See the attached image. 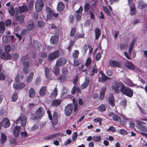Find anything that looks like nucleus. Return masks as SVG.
I'll use <instances>...</instances> for the list:
<instances>
[{"mask_svg": "<svg viewBox=\"0 0 147 147\" xmlns=\"http://www.w3.org/2000/svg\"><path fill=\"white\" fill-rule=\"evenodd\" d=\"M113 90L117 93L121 92L126 96L131 98L133 95V91L129 87L126 86L122 82L115 81L112 83L111 86Z\"/></svg>", "mask_w": 147, "mask_h": 147, "instance_id": "nucleus-1", "label": "nucleus"}, {"mask_svg": "<svg viewBox=\"0 0 147 147\" xmlns=\"http://www.w3.org/2000/svg\"><path fill=\"white\" fill-rule=\"evenodd\" d=\"M47 113L48 114L49 119L51 120V123L53 126L56 125L58 123V117L60 116L59 113L54 112L53 114L52 117V115L49 111H47Z\"/></svg>", "mask_w": 147, "mask_h": 147, "instance_id": "nucleus-2", "label": "nucleus"}, {"mask_svg": "<svg viewBox=\"0 0 147 147\" xmlns=\"http://www.w3.org/2000/svg\"><path fill=\"white\" fill-rule=\"evenodd\" d=\"M28 57L27 56H24L22 57L21 59V61L23 63L24 67L23 69L24 72L25 74H28V67L29 66V63L27 61Z\"/></svg>", "mask_w": 147, "mask_h": 147, "instance_id": "nucleus-3", "label": "nucleus"}, {"mask_svg": "<svg viewBox=\"0 0 147 147\" xmlns=\"http://www.w3.org/2000/svg\"><path fill=\"white\" fill-rule=\"evenodd\" d=\"M136 122V126L138 129L144 132L147 131V128L144 126L146 125L145 122L142 121H137Z\"/></svg>", "mask_w": 147, "mask_h": 147, "instance_id": "nucleus-4", "label": "nucleus"}, {"mask_svg": "<svg viewBox=\"0 0 147 147\" xmlns=\"http://www.w3.org/2000/svg\"><path fill=\"white\" fill-rule=\"evenodd\" d=\"M44 6L43 1L41 0L36 1L35 3V8L37 11H40L42 9Z\"/></svg>", "mask_w": 147, "mask_h": 147, "instance_id": "nucleus-5", "label": "nucleus"}, {"mask_svg": "<svg viewBox=\"0 0 147 147\" xmlns=\"http://www.w3.org/2000/svg\"><path fill=\"white\" fill-rule=\"evenodd\" d=\"M26 117L25 115H21L16 121L17 124L21 123L22 127H24L26 124Z\"/></svg>", "mask_w": 147, "mask_h": 147, "instance_id": "nucleus-6", "label": "nucleus"}, {"mask_svg": "<svg viewBox=\"0 0 147 147\" xmlns=\"http://www.w3.org/2000/svg\"><path fill=\"white\" fill-rule=\"evenodd\" d=\"M59 55V52L58 50H56L49 55V60L50 61H53L58 57Z\"/></svg>", "mask_w": 147, "mask_h": 147, "instance_id": "nucleus-7", "label": "nucleus"}, {"mask_svg": "<svg viewBox=\"0 0 147 147\" xmlns=\"http://www.w3.org/2000/svg\"><path fill=\"white\" fill-rule=\"evenodd\" d=\"M73 108V106L72 104H70L66 106L64 111L65 113L66 116H68L70 115L72 112Z\"/></svg>", "mask_w": 147, "mask_h": 147, "instance_id": "nucleus-8", "label": "nucleus"}, {"mask_svg": "<svg viewBox=\"0 0 147 147\" xmlns=\"http://www.w3.org/2000/svg\"><path fill=\"white\" fill-rule=\"evenodd\" d=\"M67 60L64 57H61L58 59L56 61L55 65L58 67H61L65 65L66 63Z\"/></svg>", "mask_w": 147, "mask_h": 147, "instance_id": "nucleus-9", "label": "nucleus"}, {"mask_svg": "<svg viewBox=\"0 0 147 147\" xmlns=\"http://www.w3.org/2000/svg\"><path fill=\"white\" fill-rule=\"evenodd\" d=\"M109 65L113 67L120 68L121 66L120 62L117 61L111 60L109 62Z\"/></svg>", "mask_w": 147, "mask_h": 147, "instance_id": "nucleus-10", "label": "nucleus"}, {"mask_svg": "<svg viewBox=\"0 0 147 147\" xmlns=\"http://www.w3.org/2000/svg\"><path fill=\"white\" fill-rule=\"evenodd\" d=\"M45 113V111L44 109L41 107H40L36 111L35 114L37 117L40 119L42 117Z\"/></svg>", "mask_w": 147, "mask_h": 147, "instance_id": "nucleus-11", "label": "nucleus"}, {"mask_svg": "<svg viewBox=\"0 0 147 147\" xmlns=\"http://www.w3.org/2000/svg\"><path fill=\"white\" fill-rule=\"evenodd\" d=\"M100 73L102 77L98 78V81L99 82L104 83L107 80L111 79V78L107 76L104 73L103 71H101L100 72Z\"/></svg>", "mask_w": 147, "mask_h": 147, "instance_id": "nucleus-12", "label": "nucleus"}, {"mask_svg": "<svg viewBox=\"0 0 147 147\" xmlns=\"http://www.w3.org/2000/svg\"><path fill=\"white\" fill-rule=\"evenodd\" d=\"M125 66L128 69L134 70L136 69L134 65L129 61H127L125 62L124 64Z\"/></svg>", "mask_w": 147, "mask_h": 147, "instance_id": "nucleus-13", "label": "nucleus"}, {"mask_svg": "<svg viewBox=\"0 0 147 147\" xmlns=\"http://www.w3.org/2000/svg\"><path fill=\"white\" fill-rule=\"evenodd\" d=\"M137 10L135 7V4H132L130 7L129 14L131 16L135 15L136 14Z\"/></svg>", "mask_w": 147, "mask_h": 147, "instance_id": "nucleus-14", "label": "nucleus"}, {"mask_svg": "<svg viewBox=\"0 0 147 147\" xmlns=\"http://www.w3.org/2000/svg\"><path fill=\"white\" fill-rule=\"evenodd\" d=\"M7 140V137L6 135L3 133H1L0 137V144L3 145Z\"/></svg>", "mask_w": 147, "mask_h": 147, "instance_id": "nucleus-15", "label": "nucleus"}, {"mask_svg": "<svg viewBox=\"0 0 147 147\" xmlns=\"http://www.w3.org/2000/svg\"><path fill=\"white\" fill-rule=\"evenodd\" d=\"M107 90V88L106 86L103 87L100 92L99 99L100 100H102L105 96V92Z\"/></svg>", "mask_w": 147, "mask_h": 147, "instance_id": "nucleus-16", "label": "nucleus"}, {"mask_svg": "<svg viewBox=\"0 0 147 147\" xmlns=\"http://www.w3.org/2000/svg\"><path fill=\"white\" fill-rule=\"evenodd\" d=\"M108 99L109 105L111 107H114L115 105V103L113 95L112 94L109 96L108 98Z\"/></svg>", "mask_w": 147, "mask_h": 147, "instance_id": "nucleus-17", "label": "nucleus"}, {"mask_svg": "<svg viewBox=\"0 0 147 147\" xmlns=\"http://www.w3.org/2000/svg\"><path fill=\"white\" fill-rule=\"evenodd\" d=\"M10 122L7 118H5L2 121V125L5 128L8 127L10 125Z\"/></svg>", "mask_w": 147, "mask_h": 147, "instance_id": "nucleus-18", "label": "nucleus"}, {"mask_svg": "<svg viewBox=\"0 0 147 147\" xmlns=\"http://www.w3.org/2000/svg\"><path fill=\"white\" fill-rule=\"evenodd\" d=\"M25 86V84L23 83L19 84L15 83L13 84V87L16 89H20L24 88Z\"/></svg>", "mask_w": 147, "mask_h": 147, "instance_id": "nucleus-19", "label": "nucleus"}, {"mask_svg": "<svg viewBox=\"0 0 147 147\" xmlns=\"http://www.w3.org/2000/svg\"><path fill=\"white\" fill-rule=\"evenodd\" d=\"M89 78L88 77H86L85 78V80L84 82L81 85V88L82 89H84L87 87L89 84Z\"/></svg>", "mask_w": 147, "mask_h": 147, "instance_id": "nucleus-20", "label": "nucleus"}, {"mask_svg": "<svg viewBox=\"0 0 147 147\" xmlns=\"http://www.w3.org/2000/svg\"><path fill=\"white\" fill-rule=\"evenodd\" d=\"M94 32L95 33V38L97 40L101 35V30L97 28H96L94 29Z\"/></svg>", "mask_w": 147, "mask_h": 147, "instance_id": "nucleus-21", "label": "nucleus"}, {"mask_svg": "<svg viewBox=\"0 0 147 147\" xmlns=\"http://www.w3.org/2000/svg\"><path fill=\"white\" fill-rule=\"evenodd\" d=\"M47 92V88L46 87L43 86L40 89L39 94L41 96H45Z\"/></svg>", "mask_w": 147, "mask_h": 147, "instance_id": "nucleus-22", "label": "nucleus"}, {"mask_svg": "<svg viewBox=\"0 0 147 147\" xmlns=\"http://www.w3.org/2000/svg\"><path fill=\"white\" fill-rule=\"evenodd\" d=\"M59 40V38L57 35H54L51 37L50 39V42L51 43L53 44H56Z\"/></svg>", "mask_w": 147, "mask_h": 147, "instance_id": "nucleus-23", "label": "nucleus"}, {"mask_svg": "<svg viewBox=\"0 0 147 147\" xmlns=\"http://www.w3.org/2000/svg\"><path fill=\"white\" fill-rule=\"evenodd\" d=\"M21 127L16 126L13 131V134L15 137H16L19 135V133L20 131Z\"/></svg>", "mask_w": 147, "mask_h": 147, "instance_id": "nucleus-24", "label": "nucleus"}, {"mask_svg": "<svg viewBox=\"0 0 147 147\" xmlns=\"http://www.w3.org/2000/svg\"><path fill=\"white\" fill-rule=\"evenodd\" d=\"M147 7V4L144 3L142 0L138 2V7L140 9H144Z\"/></svg>", "mask_w": 147, "mask_h": 147, "instance_id": "nucleus-25", "label": "nucleus"}, {"mask_svg": "<svg viewBox=\"0 0 147 147\" xmlns=\"http://www.w3.org/2000/svg\"><path fill=\"white\" fill-rule=\"evenodd\" d=\"M1 57L2 59L5 60L9 59L11 57L9 54L6 53H2L1 55Z\"/></svg>", "mask_w": 147, "mask_h": 147, "instance_id": "nucleus-26", "label": "nucleus"}, {"mask_svg": "<svg viewBox=\"0 0 147 147\" xmlns=\"http://www.w3.org/2000/svg\"><path fill=\"white\" fill-rule=\"evenodd\" d=\"M64 8V4L61 2H59L57 5V9L59 11H63Z\"/></svg>", "mask_w": 147, "mask_h": 147, "instance_id": "nucleus-27", "label": "nucleus"}, {"mask_svg": "<svg viewBox=\"0 0 147 147\" xmlns=\"http://www.w3.org/2000/svg\"><path fill=\"white\" fill-rule=\"evenodd\" d=\"M19 12L20 13H23L28 10V7L26 5L19 7L18 9Z\"/></svg>", "mask_w": 147, "mask_h": 147, "instance_id": "nucleus-28", "label": "nucleus"}, {"mask_svg": "<svg viewBox=\"0 0 147 147\" xmlns=\"http://www.w3.org/2000/svg\"><path fill=\"white\" fill-rule=\"evenodd\" d=\"M34 22L32 20H30L28 22L27 25V27L28 30H30L33 29L34 27Z\"/></svg>", "mask_w": 147, "mask_h": 147, "instance_id": "nucleus-29", "label": "nucleus"}, {"mask_svg": "<svg viewBox=\"0 0 147 147\" xmlns=\"http://www.w3.org/2000/svg\"><path fill=\"white\" fill-rule=\"evenodd\" d=\"M4 22L1 21L0 22V36H1L5 30Z\"/></svg>", "mask_w": 147, "mask_h": 147, "instance_id": "nucleus-30", "label": "nucleus"}, {"mask_svg": "<svg viewBox=\"0 0 147 147\" xmlns=\"http://www.w3.org/2000/svg\"><path fill=\"white\" fill-rule=\"evenodd\" d=\"M61 101L59 99H55L53 100L51 103V105L53 106H57L61 104Z\"/></svg>", "mask_w": 147, "mask_h": 147, "instance_id": "nucleus-31", "label": "nucleus"}, {"mask_svg": "<svg viewBox=\"0 0 147 147\" xmlns=\"http://www.w3.org/2000/svg\"><path fill=\"white\" fill-rule=\"evenodd\" d=\"M7 9L9 12L11 16H13L14 15L15 13V12L14 8L13 6H9Z\"/></svg>", "mask_w": 147, "mask_h": 147, "instance_id": "nucleus-32", "label": "nucleus"}, {"mask_svg": "<svg viewBox=\"0 0 147 147\" xmlns=\"http://www.w3.org/2000/svg\"><path fill=\"white\" fill-rule=\"evenodd\" d=\"M34 75V73L32 72L29 74L28 76L27 77L26 79V81L27 83H29L31 82L33 79Z\"/></svg>", "mask_w": 147, "mask_h": 147, "instance_id": "nucleus-33", "label": "nucleus"}, {"mask_svg": "<svg viewBox=\"0 0 147 147\" xmlns=\"http://www.w3.org/2000/svg\"><path fill=\"white\" fill-rule=\"evenodd\" d=\"M135 40L134 39H133L131 41L128 50V53L129 54H131L133 49L134 45V43Z\"/></svg>", "mask_w": 147, "mask_h": 147, "instance_id": "nucleus-34", "label": "nucleus"}, {"mask_svg": "<svg viewBox=\"0 0 147 147\" xmlns=\"http://www.w3.org/2000/svg\"><path fill=\"white\" fill-rule=\"evenodd\" d=\"M59 67L56 66L55 65L53 67V71L56 76L58 75L59 74Z\"/></svg>", "mask_w": 147, "mask_h": 147, "instance_id": "nucleus-35", "label": "nucleus"}, {"mask_svg": "<svg viewBox=\"0 0 147 147\" xmlns=\"http://www.w3.org/2000/svg\"><path fill=\"white\" fill-rule=\"evenodd\" d=\"M29 96L31 98H33L35 95V92L34 89L31 88L28 91Z\"/></svg>", "mask_w": 147, "mask_h": 147, "instance_id": "nucleus-36", "label": "nucleus"}, {"mask_svg": "<svg viewBox=\"0 0 147 147\" xmlns=\"http://www.w3.org/2000/svg\"><path fill=\"white\" fill-rule=\"evenodd\" d=\"M69 90L66 88L64 87L63 89V91L61 93V97L64 98L68 94Z\"/></svg>", "mask_w": 147, "mask_h": 147, "instance_id": "nucleus-37", "label": "nucleus"}, {"mask_svg": "<svg viewBox=\"0 0 147 147\" xmlns=\"http://www.w3.org/2000/svg\"><path fill=\"white\" fill-rule=\"evenodd\" d=\"M107 107L105 105L102 104H101L98 107V109L101 112L105 111Z\"/></svg>", "mask_w": 147, "mask_h": 147, "instance_id": "nucleus-38", "label": "nucleus"}, {"mask_svg": "<svg viewBox=\"0 0 147 147\" xmlns=\"http://www.w3.org/2000/svg\"><path fill=\"white\" fill-rule=\"evenodd\" d=\"M57 91V88H55L51 94V97L52 98H55L58 94Z\"/></svg>", "mask_w": 147, "mask_h": 147, "instance_id": "nucleus-39", "label": "nucleus"}, {"mask_svg": "<svg viewBox=\"0 0 147 147\" xmlns=\"http://www.w3.org/2000/svg\"><path fill=\"white\" fill-rule=\"evenodd\" d=\"M45 76L47 79H49L51 76V74L50 73V70L47 67H45Z\"/></svg>", "mask_w": 147, "mask_h": 147, "instance_id": "nucleus-40", "label": "nucleus"}, {"mask_svg": "<svg viewBox=\"0 0 147 147\" xmlns=\"http://www.w3.org/2000/svg\"><path fill=\"white\" fill-rule=\"evenodd\" d=\"M2 41L4 43H8L10 42V39H9V36L4 35L2 37Z\"/></svg>", "mask_w": 147, "mask_h": 147, "instance_id": "nucleus-41", "label": "nucleus"}, {"mask_svg": "<svg viewBox=\"0 0 147 147\" xmlns=\"http://www.w3.org/2000/svg\"><path fill=\"white\" fill-rule=\"evenodd\" d=\"M24 18V17L23 15H21L19 17L16 16V20L20 22V24L23 23Z\"/></svg>", "mask_w": 147, "mask_h": 147, "instance_id": "nucleus-42", "label": "nucleus"}, {"mask_svg": "<svg viewBox=\"0 0 147 147\" xmlns=\"http://www.w3.org/2000/svg\"><path fill=\"white\" fill-rule=\"evenodd\" d=\"M18 98V95L17 93H15L12 96L11 100L13 102H16Z\"/></svg>", "mask_w": 147, "mask_h": 147, "instance_id": "nucleus-43", "label": "nucleus"}, {"mask_svg": "<svg viewBox=\"0 0 147 147\" xmlns=\"http://www.w3.org/2000/svg\"><path fill=\"white\" fill-rule=\"evenodd\" d=\"M102 9L106 13L107 15L110 16L111 12L109 11L108 8L106 6H102Z\"/></svg>", "mask_w": 147, "mask_h": 147, "instance_id": "nucleus-44", "label": "nucleus"}, {"mask_svg": "<svg viewBox=\"0 0 147 147\" xmlns=\"http://www.w3.org/2000/svg\"><path fill=\"white\" fill-rule=\"evenodd\" d=\"M67 76L66 75L61 76L58 78V79L61 82L65 81L66 80Z\"/></svg>", "mask_w": 147, "mask_h": 147, "instance_id": "nucleus-45", "label": "nucleus"}, {"mask_svg": "<svg viewBox=\"0 0 147 147\" xmlns=\"http://www.w3.org/2000/svg\"><path fill=\"white\" fill-rule=\"evenodd\" d=\"M101 140V137L98 136H96L92 137V140L96 142H99Z\"/></svg>", "mask_w": 147, "mask_h": 147, "instance_id": "nucleus-46", "label": "nucleus"}, {"mask_svg": "<svg viewBox=\"0 0 147 147\" xmlns=\"http://www.w3.org/2000/svg\"><path fill=\"white\" fill-rule=\"evenodd\" d=\"M102 119L101 118L98 117L94 119V121L95 122H99V125H101L102 123Z\"/></svg>", "mask_w": 147, "mask_h": 147, "instance_id": "nucleus-47", "label": "nucleus"}, {"mask_svg": "<svg viewBox=\"0 0 147 147\" xmlns=\"http://www.w3.org/2000/svg\"><path fill=\"white\" fill-rule=\"evenodd\" d=\"M107 131H111L113 132H115L116 131L115 128L113 126H110L109 129L107 130Z\"/></svg>", "mask_w": 147, "mask_h": 147, "instance_id": "nucleus-48", "label": "nucleus"}, {"mask_svg": "<svg viewBox=\"0 0 147 147\" xmlns=\"http://www.w3.org/2000/svg\"><path fill=\"white\" fill-rule=\"evenodd\" d=\"M113 119L114 121H118L120 120L121 118L117 115H115L113 116Z\"/></svg>", "mask_w": 147, "mask_h": 147, "instance_id": "nucleus-49", "label": "nucleus"}, {"mask_svg": "<svg viewBox=\"0 0 147 147\" xmlns=\"http://www.w3.org/2000/svg\"><path fill=\"white\" fill-rule=\"evenodd\" d=\"M79 54V51L78 50H75L73 54V57L75 59L77 58Z\"/></svg>", "mask_w": 147, "mask_h": 147, "instance_id": "nucleus-50", "label": "nucleus"}, {"mask_svg": "<svg viewBox=\"0 0 147 147\" xmlns=\"http://www.w3.org/2000/svg\"><path fill=\"white\" fill-rule=\"evenodd\" d=\"M45 24V23L42 21H38L37 22V25L40 27H44Z\"/></svg>", "mask_w": 147, "mask_h": 147, "instance_id": "nucleus-51", "label": "nucleus"}, {"mask_svg": "<svg viewBox=\"0 0 147 147\" xmlns=\"http://www.w3.org/2000/svg\"><path fill=\"white\" fill-rule=\"evenodd\" d=\"M127 102V100L126 99H123L121 105L124 108H125L126 106Z\"/></svg>", "mask_w": 147, "mask_h": 147, "instance_id": "nucleus-52", "label": "nucleus"}, {"mask_svg": "<svg viewBox=\"0 0 147 147\" xmlns=\"http://www.w3.org/2000/svg\"><path fill=\"white\" fill-rule=\"evenodd\" d=\"M78 136V134L76 132H74L72 135V140L73 141L75 140Z\"/></svg>", "mask_w": 147, "mask_h": 147, "instance_id": "nucleus-53", "label": "nucleus"}, {"mask_svg": "<svg viewBox=\"0 0 147 147\" xmlns=\"http://www.w3.org/2000/svg\"><path fill=\"white\" fill-rule=\"evenodd\" d=\"M62 73L64 75H66L68 73L67 69L65 67H63L62 68Z\"/></svg>", "mask_w": 147, "mask_h": 147, "instance_id": "nucleus-54", "label": "nucleus"}, {"mask_svg": "<svg viewBox=\"0 0 147 147\" xmlns=\"http://www.w3.org/2000/svg\"><path fill=\"white\" fill-rule=\"evenodd\" d=\"M91 58H88L87 59L86 62V66L87 67L89 66L91 64Z\"/></svg>", "mask_w": 147, "mask_h": 147, "instance_id": "nucleus-55", "label": "nucleus"}, {"mask_svg": "<svg viewBox=\"0 0 147 147\" xmlns=\"http://www.w3.org/2000/svg\"><path fill=\"white\" fill-rule=\"evenodd\" d=\"M11 47L9 45H6L5 47V51L6 52L9 53L11 50Z\"/></svg>", "mask_w": 147, "mask_h": 147, "instance_id": "nucleus-56", "label": "nucleus"}, {"mask_svg": "<svg viewBox=\"0 0 147 147\" xmlns=\"http://www.w3.org/2000/svg\"><path fill=\"white\" fill-rule=\"evenodd\" d=\"M76 32V28H72L70 32V35L71 36H73Z\"/></svg>", "mask_w": 147, "mask_h": 147, "instance_id": "nucleus-57", "label": "nucleus"}, {"mask_svg": "<svg viewBox=\"0 0 147 147\" xmlns=\"http://www.w3.org/2000/svg\"><path fill=\"white\" fill-rule=\"evenodd\" d=\"M127 46V44L121 43L120 44V49H122L125 48Z\"/></svg>", "mask_w": 147, "mask_h": 147, "instance_id": "nucleus-58", "label": "nucleus"}, {"mask_svg": "<svg viewBox=\"0 0 147 147\" xmlns=\"http://www.w3.org/2000/svg\"><path fill=\"white\" fill-rule=\"evenodd\" d=\"M84 34L83 33H82L81 34H79L78 35V36L77 35H76L74 36V38L75 39H77L78 38H83L84 37Z\"/></svg>", "mask_w": 147, "mask_h": 147, "instance_id": "nucleus-59", "label": "nucleus"}, {"mask_svg": "<svg viewBox=\"0 0 147 147\" xmlns=\"http://www.w3.org/2000/svg\"><path fill=\"white\" fill-rule=\"evenodd\" d=\"M88 45H85L82 48V50L83 52L85 53L87 49H88Z\"/></svg>", "mask_w": 147, "mask_h": 147, "instance_id": "nucleus-60", "label": "nucleus"}, {"mask_svg": "<svg viewBox=\"0 0 147 147\" xmlns=\"http://www.w3.org/2000/svg\"><path fill=\"white\" fill-rule=\"evenodd\" d=\"M5 75L2 73H0V80H4L5 79Z\"/></svg>", "mask_w": 147, "mask_h": 147, "instance_id": "nucleus-61", "label": "nucleus"}, {"mask_svg": "<svg viewBox=\"0 0 147 147\" xmlns=\"http://www.w3.org/2000/svg\"><path fill=\"white\" fill-rule=\"evenodd\" d=\"M51 135L52 139H53L59 137L60 135V134L59 133H58L55 134Z\"/></svg>", "mask_w": 147, "mask_h": 147, "instance_id": "nucleus-62", "label": "nucleus"}, {"mask_svg": "<svg viewBox=\"0 0 147 147\" xmlns=\"http://www.w3.org/2000/svg\"><path fill=\"white\" fill-rule=\"evenodd\" d=\"M44 139L46 140H50L53 139L51 135H49L44 137Z\"/></svg>", "mask_w": 147, "mask_h": 147, "instance_id": "nucleus-63", "label": "nucleus"}, {"mask_svg": "<svg viewBox=\"0 0 147 147\" xmlns=\"http://www.w3.org/2000/svg\"><path fill=\"white\" fill-rule=\"evenodd\" d=\"M113 74V72L112 71V70H107L106 72L107 75L108 76H111Z\"/></svg>", "mask_w": 147, "mask_h": 147, "instance_id": "nucleus-64", "label": "nucleus"}]
</instances>
